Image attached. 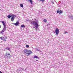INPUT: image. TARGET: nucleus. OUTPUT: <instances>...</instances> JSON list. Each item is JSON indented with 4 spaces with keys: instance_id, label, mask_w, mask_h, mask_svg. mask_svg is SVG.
I'll return each instance as SVG.
<instances>
[{
    "instance_id": "1",
    "label": "nucleus",
    "mask_w": 73,
    "mask_h": 73,
    "mask_svg": "<svg viewBox=\"0 0 73 73\" xmlns=\"http://www.w3.org/2000/svg\"><path fill=\"white\" fill-rule=\"evenodd\" d=\"M27 21H29L31 22L30 24H31L32 25H33L34 27H35V28L36 30H37V29H38V20H36L35 21H30L29 20H26Z\"/></svg>"
},
{
    "instance_id": "2",
    "label": "nucleus",
    "mask_w": 73,
    "mask_h": 73,
    "mask_svg": "<svg viewBox=\"0 0 73 73\" xmlns=\"http://www.w3.org/2000/svg\"><path fill=\"white\" fill-rule=\"evenodd\" d=\"M1 23L3 25L4 27L3 29L0 32V33H2V34H3V32H5V31H6V28H7V27H6V25H5V22H4V21H2Z\"/></svg>"
},
{
    "instance_id": "3",
    "label": "nucleus",
    "mask_w": 73,
    "mask_h": 73,
    "mask_svg": "<svg viewBox=\"0 0 73 73\" xmlns=\"http://www.w3.org/2000/svg\"><path fill=\"white\" fill-rule=\"evenodd\" d=\"M23 51L25 54L26 53L27 54H28V56H29L31 54H32V53H33L31 50L27 49H24V50H23Z\"/></svg>"
},
{
    "instance_id": "4",
    "label": "nucleus",
    "mask_w": 73,
    "mask_h": 73,
    "mask_svg": "<svg viewBox=\"0 0 73 73\" xmlns=\"http://www.w3.org/2000/svg\"><path fill=\"white\" fill-rule=\"evenodd\" d=\"M53 32H54V33H56V35H58V33H59V29H58V28H56L55 30V31H54Z\"/></svg>"
},
{
    "instance_id": "5",
    "label": "nucleus",
    "mask_w": 73,
    "mask_h": 73,
    "mask_svg": "<svg viewBox=\"0 0 73 73\" xmlns=\"http://www.w3.org/2000/svg\"><path fill=\"white\" fill-rule=\"evenodd\" d=\"M12 17L11 18V20L12 21H14V19L16 17V15L13 14L12 15Z\"/></svg>"
},
{
    "instance_id": "6",
    "label": "nucleus",
    "mask_w": 73,
    "mask_h": 73,
    "mask_svg": "<svg viewBox=\"0 0 73 73\" xmlns=\"http://www.w3.org/2000/svg\"><path fill=\"white\" fill-rule=\"evenodd\" d=\"M0 38L1 40H3L4 41H6V40H7V38L6 37H4L3 36H2L0 37Z\"/></svg>"
},
{
    "instance_id": "7",
    "label": "nucleus",
    "mask_w": 73,
    "mask_h": 73,
    "mask_svg": "<svg viewBox=\"0 0 73 73\" xmlns=\"http://www.w3.org/2000/svg\"><path fill=\"white\" fill-rule=\"evenodd\" d=\"M13 24L15 25V26H18V25H19V21H17L16 23H13Z\"/></svg>"
},
{
    "instance_id": "8",
    "label": "nucleus",
    "mask_w": 73,
    "mask_h": 73,
    "mask_svg": "<svg viewBox=\"0 0 73 73\" xmlns=\"http://www.w3.org/2000/svg\"><path fill=\"white\" fill-rule=\"evenodd\" d=\"M57 13H58L59 14H61L62 13V11L61 10L59 11V9H58V10L56 11Z\"/></svg>"
},
{
    "instance_id": "9",
    "label": "nucleus",
    "mask_w": 73,
    "mask_h": 73,
    "mask_svg": "<svg viewBox=\"0 0 73 73\" xmlns=\"http://www.w3.org/2000/svg\"><path fill=\"white\" fill-rule=\"evenodd\" d=\"M5 49L7 50H9V51H10V52H11V49H10V48L8 47H6L5 48Z\"/></svg>"
},
{
    "instance_id": "10",
    "label": "nucleus",
    "mask_w": 73,
    "mask_h": 73,
    "mask_svg": "<svg viewBox=\"0 0 73 73\" xmlns=\"http://www.w3.org/2000/svg\"><path fill=\"white\" fill-rule=\"evenodd\" d=\"M12 17V15H8L7 16V17H8V19H10Z\"/></svg>"
},
{
    "instance_id": "11",
    "label": "nucleus",
    "mask_w": 73,
    "mask_h": 73,
    "mask_svg": "<svg viewBox=\"0 0 73 73\" xmlns=\"http://www.w3.org/2000/svg\"><path fill=\"white\" fill-rule=\"evenodd\" d=\"M68 17L70 19H73V16L72 15H70L68 16Z\"/></svg>"
},
{
    "instance_id": "12",
    "label": "nucleus",
    "mask_w": 73,
    "mask_h": 73,
    "mask_svg": "<svg viewBox=\"0 0 73 73\" xmlns=\"http://www.w3.org/2000/svg\"><path fill=\"white\" fill-rule=\"evenodd\" d=\"M33 57L35 58H38V59L39 58V57H38V56H36V55H34Z\"/></svg>"
},
{
    "instance_id": "13",
    "label": "nucleus",
    "mask_w": 73,
    "mask_h": 73,
    "mask_svg": "<svg viewBox=\"0 0 73 73\" xmlns=\"http://www.w3.org/2000/svg\"><path fill=\"white\" fill-rule=\"evenodd\" d=\"M6 55L7 57H8V56L10 55V54L8 52H7L6 54Z\"/></svg>"
},
{
    "instance_id": "14",
    "label": "nucleus",
    "mask_w": 73,
    "mask_h": 73,
    "mask_svg": "<svg viewBox=\"0 0 73 73\" xmlns=\"http://www.w3.org/2000/svg\"><path fill=\"white\" fill-rule=\"evenodd\" d=\"M29 1H30V3H31V4H33V0H27Z\"/></svg>"
},
{
    "instance_id": "15",
    "label": "nucleus",
    "mask_w": 73,
    "mask_h": 73,
    "mask_svg": "<svg viewBox=\"0 0 73 73\" xmlns=\"http://www.w3.org/2000/svg\"><path fill=\"white\" fill-rule=\"evenodd\" d=\"M43 21H44V22L46 23L47 20L46 19H44L43 20Z\"/></svg>"
},
{
    "instance_id": "16",
    "label": "nucleus",
    "mask_w": 73,
    "mask_h": 73,
    "mask_svg": "<svg viewBox=\"0 0 73 73\" xmlns=\"http://www.w3.org/2000/svg\"><path fill=\"white\" fill-rule=\"evenodd\" d=\"M20 6L21 7L23 8V4H20Z\"/></svg>"
},
{
    "instance_id": "17",
    "label": "nucleus",
    "mask_w": 73,
    "mask_h": 73,
    "mask_svg": "<svg viewBox=\"0 0 73 73\" xmlns=\"http://www.w3.org/2000/svg\"><path fill=\"white\" fill-rule=\"evenodd\" d=\"M21 27L22 28H24V27H25V25H21Z\"/></svg>"
},
{
    "instance_id": "18",
    "label": "nucleus",
    "mask_w": 73,
    "mask_h": 73,
    "mask_svg": "<svg viewBox=\"0 0 73 73\" xmlns=\"http://www.w3.org/2000/svg\"><path fill=\"white\" fill-rule=\"evenodd\" d=\"M37 51H40V48H36Z\"/></svg>"
},
{
    "instance_id": "19",
    "label": "nucleus",
    "mask_w": 73,
    "mask_h": 73,
    "mask_svg": "<svg viewBox=\"0 0 73 73\" xmlns=\"http://www.w3.org/2000/svg\"><path fill=\"white\" fill-rule=\"evenodd\" d=\"M26 47L27 48H29V46L28 45H26Z\"/></svg>"
},
{
    "instance_id": "20",
    "label": "nucleus",
    "mask_w": 73,
    "mask_h": 73,
    "mask_svg": "<svg viewBox=\"0 0 73 73\" xmlns=\"http://www.w3.org/2000/svg\"><path fill=\"white\" fill-rule=\"evenodd\" d=\"M52 4H54V2H53V1H52L51 2Z\"/></svg>"
},
{
    "instance_id": "21",
    "label": "nucleus",
    "mask_w": 73,
    "mask_h": 73,
    "mask_svg": "<svg viewBox=\"0 0 73 73\" xmlns=\"http://www.w3.org/2000/svg\"><path fill=\"white\" fill-rule=\"evenodd\" d=\"M68 32L67 31L65 32V33H68Z\"/></svg>"
},
{
    "instance_id": "22",
    "label": "nucleus",
    "mask_w": 73,
    "mask_h": 73,
    "mask_svg": "<svg viewBox=\"0 0 73 73\" xmlns=\"http://www.w3.org/2000/svg\"><path fill=\"white\" fill-rule=\"evenodd\" d=\"M0 73H2V72H1V71H0Z\"/></svg>"
},
{
    "instance_id": "23",
    "label": "nucleus",
    "mask_w": 73,
    "mask_h": 73,
    "mask_svg": "<svg viewBox=\"0 0 73 73\" xmlns=\"http://www.w3.org/2000/svg\"><path fill=\"white\" fill-rule=\"evenodd\" d=\"M11 56V55H10V56H9V58H10Z\"/></svg>"
},
{
    "instance_id": "24",
    "label": "nucleus",
    "mask_w": 73,
    "mask_h": 73,
    "mask_svg": "<svg viewBox=\"0 0 73 73\" xmlns=\"http://www.w3.org/2000/svg\"><path fill=\"white\" fill-rule=\"evenodd\" d=\"M36 61H38V60H36Z\"/></svg>"
},
{
    "instance_id": "25",
    "label": "nucleus",
    "mask_w": 73,
    "mask_h": 73,
    "mask_svg": "<svg viewBox=\"0 0 73 73\" xmlns=\"http://www.w3.org/2000/svg\"><path fill=\"white\" fill-rule=\"evenodd\" d=\"M1 66H0V67Z\"/></svg>"
}]
</instances>
